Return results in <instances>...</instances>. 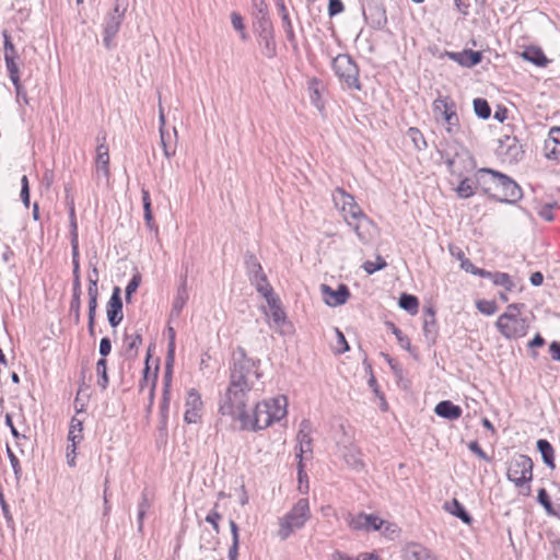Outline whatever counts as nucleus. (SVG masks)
I'll return each instance as SVG.
<instances>
[{"label":"nucleus","instance_id":"43","mask_svg":"<svg viewBox=\"0 0 560 560\" xmlns=\"http://www.w3.org/2000/svg\"><path fill=\"white\" fill-rule=\"evenodd\" d=\"M69 226H70V236H71V245L79 244V235H78V223L77 215L73 201L71 200L69 205Z\"/></svg>","mask_w":560,"mask_h":560},{"label":"nucleus","instance_id":"24","mask_svg":"<svg viewBox=\"0 0 560 560\" xmlns=\"http://www.w3.org/2000/svg\"><path fill=\"white\" fill-rule=\"evenodd\" d=\"M423 335L428 343L433 345L438 337V325L435 320V312L432 307L424 310Z\"/></svg>","mask_w":560,"mask_h":560},{"label":"nucleus","instance_id":"9","mask_svg":"<svg viewBox=\"0 0 560 560\" xmlns=\"http://www.w3.org/2000/svg\"><path fill=\"white\" fill-rule=\"evenodd\" d=\"M336 206H340L341 211L345 213V219L363 220L369 223L368 217L363 213L359 205L355 202L354 197L348 194L345 189L338 187L332 195Z\"/></svg>","mask_w":560,"mask_h":560},{"label":"nucleus","instance_id":"34","mask_svg":"<svg viewBox=\"0 0 560 560\" xmlns=\"http://www.w3.org/2000/svg\"><path fill=\"white\" fill-rule=\"evenodd\" d=\"M398 305L411 315L418 313L419 300L416 295L409 293H401L398 299Z\"/></svg>","mask_w":560,"mask_h":560},{"label":"nucleus","instance_id":"46","mask_svg":"<svg viewBox=\"0 0 560 560\" xmlns=\"http://www.w3.org/2000/svg\"><path fill=\"white\" fill-rule=\"evenodd\" d=\"M281 20H282L283 28H284V32L287 35V39L291 44L292 48L294 50H296L298 49V40H296L295 34H294L293 26H292L289 14H283Z\"/></svg>","mask_w":560,"mask_h":560},{"label":"nucleus","instance_id":"10","mask_svg":"<svg viewBox=\"0 0 560 560\" xmlns=\"http://www.w3.org/2000/svg\"><path fill=\"white\" fill-rule=\"evenodd\" d=\"M362 14L365 22L374 30H383L387 24L386 10L377 0H368L362 5Z\"/></svg>","mask_w":560,"mask_h":560},{"label":"nucleus","instance_id":"49","mask_svg":"<svg viewBox=\"0 0 560 560\" xmlns=\"http://www.w3.org/2000/svg\"><path fill=\"white\" fill-rule=\"evenodd\" d=\"M202 405L203 404H202L200 394L195 388H191L188 392V396H187V399H186V409L200 410L201 411Z\"/></svg>","mask_w":560,"mask_h":560},{"label":"nucleus","instance_id":"23","mask_svg":"<svg viewBox=\"0 0 560 560\" xmlns=\"http://www.w3.org/2000/svg\"><path fill=\"white\" fill-rule=\"evenodd\" d=\"M546 156L549 160H559L560 158V127H552L548 139L545 141Z\"/></svg>","mask_w":560,"mask_h":560},{"label":"nucleus","instance_id":"29","mask_svg":"<svg viewBox=\"0 0 560 560\" xmlns=\"http://www.w3.org/2000/svg\"><path fill=\"white\" fill-rule=\"evenodd\" d=\"M258 37V44L261 47V54L268 58L272 59L277 56V43L275 39V32L264 34Z\"/></svg>","mask_w":560,"mask_h":560},{"label":"nucleus","instance_id":"12","mask_svg":"<svg viewBox=\"0 0 560 560\" xmlns=\"http://www.w3.org/2000/svg\"><path fill=\"white\" fill-rule=\"evenodd\" d=\"M500 176V172L494 171L492 168L483 167L478 170L476 173V184L479 186L483 194L488 195L491 198L497 190L498 179Z\"/></svg>","mask_w":560,"mask_h":560},{"label":"nucleus","instance_id":"45","mask_svg":"<svg viewBox=\"0 0 560 560\" xmlns=\"http://www.w3.org/2000/svg\"><path fill=\"white\" fill-rule=\"evenodd\" d=\"M386 260L381 255H377L375 261L368 260L362 265V268L368 275H373L374 272L386 268Z\"/></svg>","mask_w":560,"mask_h":560},{"label":"nucleus","instance_id":"58","mask_svg":"<svg viewBox=\"0 0 560 560\" xmlns=\"http://www.w3.org/2000/svg\"><path fill=\"white\" fill-rule=\"evenodd\" d=\"M363 520H365V524H366L365 529L366 530H369V529L378 530V529H381L382 525L384 524V521L374 514H366V517H364Z\"/></svg>","mask_w":560,"mask_h":560},{"label":"nucleus","instance_id":"3","mask_svg":"<svg viewBox=\"0 0 560 560\" xmlns=\"http://www.w3.org/2000/svg\"><path fill=\"white\" fill-rule=\"evenodd\" d=\"M310 517L311 510L308 500L305 498L299 499L293 508L279 520L280 528L278 530V537L281 540H287L293 532L304 527Z\"/></svg>","mask_w":560,"mask_h":560},{"label":"nucleus","instance_id":"42","mask_svg":"<svg viewBox=\"0 0 560 560\" xmlns=\"http://www.w3.org/2000/svg\"><path fill=\"white\" fill-rule=\"evenodd\" d=\"M173 363H174V358H172V360H171L170 355H166L165 371H164V376H163V396L171 395Z\"/></svg>","mask_w":560,"mask_h":560},{"label":"nucleus","instance_id":"6","mask_svg":"<svg viewBox=\"0 0 560 560\" xmlns=\"http://www.w3.org/2000/svg\"><path fill=\"white\" fill-rule=\"evenodd\" d=\"M533 460L524 454H516L512 457L508 467V479L515 485L522 487L533 479Z\"/></svg>","mask_w":560,"mask_h":560},{"label":"nucleus","instance_id":"16","mask_svg":"<svg viewBox=\"0 0 560 560\" xmlns=\"http://www.w3.org/2000/svg\"><path fill=\"white\" fill-rule=\"evenodd\" d=\"M124 20L120 19V15L116 14L115 16L107 14L105 16L104 25H103V45L109 50L114 47V38L118 34L121 23Z\"/></svg>","mask_w":560,"mask_h":560},{"label":"nucleus","instance_id":"61","mask_svg":"<svg viewBox=\"0 0 560 560\" xmlns=\"http://www.w3.org/2000/svg\"><path fill=\"white\" fill-rule=\"evenodd\" d=\"M128 3L126 0H116V3L110 12L107 14L115 16L116 14L120 15V19H125V13L127 11Z\"/></svg>","mask_w":560,"mask_h":560},{"label":"nucleus","instance_id":"19","mask_svg":"<svg viewBox=\"0 0 560 560\" xmlns=\"http://www.w3.org/2000/svg\"><path fill=\"white\" fill-rule=\"evenodd\" d=\"M312 424L310 420L303 419L300 423V430L296 435L299 450L296 453L305 454L312 453Z\"/></svg>","mask_w":560,"mask_h":560},{"label":"nucleus","instance_id":"14","mask_svg":"<svg viewBox=\"0 0 560 560\" xmlns=\"http://www.w3.org/2000/svg\"><path fill=\"white\" fill-rule=\"evenodd\" d=\"M260 8L258 9V12L254 13V33L257 36L266 35L268 33H273L275 28L272 25V22L268 14L267 4L264 0H258Z\"/></svg>","mask_w":560,"mask_h":560},{"label":"nucleus","instance_id":"18","mask_svg":"<svg viewBox=\"0 0 560 560\" xmlns=\"http://www.w3.org/2000/svg\"><path fill=\"white\" fill-rule=\"evenodd\" d=\"M499 150L501 153H504L510 161H518L524 154L517 138L508 135L499 140Z\"/></svg>","mask_w":560,"mask_h":560},{"label":"nucleus","instance_id":"38","mask_svg":"<svg viewBox=\"0 0 560 560\" xmlns=\"http://www.w3.org/2000/svg\"><path fill=\"white\" fill-rule=\"evenodd\" d=\"M96 374H97V385L105 390L109 383V377L107 374V361L104 358H101L96 363Z\"/></svg>","mask_w":560,"mask_h":560},{"label":"nucleus","instance_id":"57","mask_svg":"<svg viewBox=\"0 0 560 560\" xmlns=\"http://www.w3.org/2000/svg\"><path fill=\"white\" fill-rule=\"evenodd\" d=\"M477 308L485 315H492L497 312V304L494 301L481 300L477 302Z\"/></svg>","mask_w":560,"mask_h":560},{"label":"nucleus","instance_id":"5","mask_svg":"<svg viewBox=\"0 0 560 560\" xmlns=\"http://www.w3.org/2000/svg\"><path fill=\"white\" fill-rule=\"evenodd\" d=\"M433 113L436 118L441 117L445 122V130L450 136L459 132V117L456 112V104L450 96H439L433 102Z\"/></svg>","mask_w":560,"mask_h":560},{"label":"nucleus","instance_id":"47","mask_svg":"<svg viewBox=\"0 0 560 560\" xmlns=\"http://www.w3.org/2000/svg\"><path fill=\"white\" fill-rule=\"evenodd\" d=\"M343 457L347 465L355 470H360L364 467V464L360 457V453L354 450H349L347 453H345Z\"/></svg>","mask_w":560,"mask_h":560},{"label":"nucleus","instance_id":"36","mask_svg":"<svg viewBox=\"0 0 560 560\" xmlns=\"http://www.w3.org/2000/svg\"><path fill=\"white\" fill-rule=\"evenodd\" d=\"M83 421L73 417L70 421L68 440L71 443H80L83 439Z\"/></svg>","mask_w":560,"mask_h":560},{"label":"nucleus","instance_id":"17","mask_svg":"<svg viewBox=\"0 0 560 560\" xmlns=\"http://www.w3.org/2000/svg\"><path fill=\"white\" fill-rule=\"evenodd\" d=\"M322 293L325 296L331 298L326 299V304L329 306L343 305L350 298V290L347 284L340 283L336 290L330 288L328 284H322Z\"/></svg>","mask_w":560,"mask_h":560},{"label":"nucleus","instance_id":"2","mask_svg":"<svg viewBox=\"0 0 560 560\" xmlns=\"http://www.w3.org/2000/svg\"><path fill=\"white\" fill-rule=\"evenodd\" d=\"M229 416L235 420H238L241 423V429L247 431L262 430L276 422L270 412V407L267 405L266 400L255 405L253 415L247 412L246 407H242L237 409V412Z\"/></svg>","mask_w":560,"mask_h":560},{"label":"nucleus","instance_id":"55","mask_svg":"<svg viewBox=\"0 0 560 560\" xmlns=\"http://www.w3.org/2000/svg\"><path fill=\"white\" fill-rule=\"evenodd\" d=\"M7 455L13 469L15 479L16 481H19L22 477V468L20 465V460L9 446H7Z\"/></svg>","mask_w":560,"mask_h":560},{"label":"nucleus","instance_id":"32","mask_svg":"<svg viewBox=\"0 0 560 560\" xmlns=\"http://www.w3.org/2000/svg\"><path fill=\"white\" fill-rule=\"evenodd\" d=\"M270 407V412L276 421H280L287 415V398L279 396L277 398L266 400Z\"/></svg>","mask_w":560,"mask_h":560},{"label":"nucleus","instance_id":"54","mask_svg":"<svg viewBox=\"0 0 560 560\" xmlns=\"http://www.w3.org/2000/svg\"><path fill=\"white\" fill-rule=\"evenodd\" d=\"M168 406H170V396H162V401L160 405V423L161 430H165L167 425V417H168Z\"/></svg>","mask_w":560,"mask_h":560},{"label":"nucleus","instance_id":"64","mask_svg":"<svg viewBox=\"0 0 560 560\" xmlns=\"http://www.w3.org/2000/svg\"><path fill=\"white\" fill-rule=\"evenodd\" d=\"M271 318L276 325L280 326L285 323L287 315L282 307H275L271 311Z\"/></svg>","mask_w":560,"mask_h":560},{"label":"nucleus","instance_id":"62","mask_svg":"<svg viewBox=\"0 0 560 560\" xmlns=\"http://www.w3.org/2000/svg\"><path fill=\"white\" fill-rule=\"evenodd\" d=\"M335 330H336L337 343H338V348L336 351L338 353H345V352L349 351L350 347L346 340L343 332L339 328H336Z\"/></svg>","mask_w":560,"mask_h":560},{"label":"nucleus","instance_id":"21","mask_svg":"<svg viewBox=\"0 0 560 560\" xmlns=\"http://www.w3.org/2000/svg\"><path fill=\"white\" fill-rule=\"evenodd\" d=\"M436 416L453 421L462 417L463 409L451 400H442L434 408Z\"/></svg>","mask_w":560,"mask_h":560},{"label":"nucleus","instance_id":"52","mask_svg":"<svg viewBox=\"0 0 560 560\" xmlns=\"http://www.w3.org/2000/svg\"><path fill=\"white\" fill-rule=\"evenodd\" d=\"M463 156H468L470 159L468 152L464 151L463 153H456L453 158H447L445 160V164L447 165V168L451 172V174L462 176L463 172L457 166V160Z\"/></svg>","mask_w":560,"mask_h":560},{"label":"nucleus","instance_id":"13","mask_svg":"<svg viewBox=\"0 0 560 560\" xmlns=\"http://www.w3.org/2000/svg\"><path fill=\"white\" fill-rule=\"evenodd\" d=\"M98 145L96 148L95 168L98 175H103L107 180L109 179V149L106 145V136L97 135L96 138Z\"/></svg>","mask_w":560,"mask_h":560},{"label":"nucleus","instance_id":"20","mask_svg":"<svg viewBox=\"0 0 560 560\" xmlns=\"http://www.w3.org/2000/svg\"><path fill=\"white\" fill-rule=\"evenodd\" d=\"M2 37H3V48H4V61L8 72L16 71L19 70V67L15 62V59L18 58V51L12 43L11 36L7 30L2 31Z\"/></svg>","mask_w":560,"mask_h":560},{"label":"nucleus","instance_id":"48","mask_svg":"<svg viewBox=\"0 0 560 560\" xmlns=\"http://www.w3.org/2000/svg\"><path fill=\"white\" fill-rule=\"evenodd\" d=\"M8 73H9L10 80L15 89L16 97L22 98L25 103H27L26 93H25L24 88L20 80V71L16 70V71L8 72Z\"/></svg>","mask_w":560,"mask_h":560},{"label":"nucleus","instance_id":"11","mask_svg":"<svg viewBox=\"0 0 560 560\" xmlns=\"http://www.w3.org/2000/svg\"><path fill=\"white\" fill-rule=\"evenodd\" d=\"M122 307L121 290L119 287H114L106 305L107 319L113 328H116L124 319Z\"/></svg>","mask_w":560,"mask_h":560},{"label":"nucleus","instance_id":"41","mask_svg":"<svg viewBox=\"0 0 560 560\" xmlns=\"http://www.w3.org/2000/svg\"><path fill=\"white\" fill-rule=\"evenodd\" d=\"M141 197H142V206H143V212H144V221L147 225L151 229L153 223V213L151 208V198L150 192L148 189L142 188L141 189Z\"/></svg>","mask_w":560,"mask_h":560},{"label":"nucleus","instance_id":"44","mask_svg":"<svg viewBox=\"0 0 560 560\" xmlns=\"http://www.w3.org/2000/svg\"><path fill=\"white\" fill-rule=\"evenodd\" d=\"M407 136L411 139L417 150H424L428 147L422 132L418 128L410 127Z\"/></svg>","mask_w":560,"mask_h":560},{"label":"nucleus","instance_id":"22","mask_svg":"<svg viewBox=\"0 0 560 560\" xmlns=\"http://www.w3.org/2000/svg\"><path fill=\"white\" fill-rule=\"evenodd\" d=\"M521 57L537 67L545 68L551 60L546 57L542 49L538 46H527L521 52Z\"/></svg>","mask_w":560,"mask_h":560},{"label":"nucleus","instance_id":"56","mask_svg":"<svg viewBox=\"0 0 560 560\" xmlns=\"http://www.w3.org/2000/svg\"><path fill=\"white\" fill-rule=\"evenodd\" d=\"M158 371H159V365L155 366V370H154L153 375H152L151 384H150L149 402H148V406H147V413L148 415L151 413L152 407H153V404H154V393H155V386H156V381H158Z\"/></svg>","mask_w":560,"mask_h":560},{"label":"nucleus","instance_id":"50","mask_svg":"<svg viewBox=\"0 0 560 560\" xmlns=\"http://www.w3.org/2000/svg\"><path fill=\"white\" fill-rule=\"evenodd\" d=\"M456 191L460 198L467 199L475 194L474 183L466 177L460 180Z\"/></svg>","mask_w":560,"mask_h":560},{"label":"nucleus","instance_id":"1","mask_svg":"<svg viewBox=\"0 0 560 560\" xmlns=\"http://www.w3.org/2000/svg\"><path fill=\"white\" fill-rule=\"evenodd\" d=\"M259 364L260 360L249 358L243 347L240 346L233 351L229 386L219 401V412L222 416L233 415L237 409L247 406L249 395L261 377Z\"/></svg>","mask_w":560,"mask_h":560},{"label":"nucleus","instance_id":"40","mask_svg":"<svg viewBox=\"0 0 560 560\" xmlns=\"http://www.w3.org/2000/svg\"><path fill=\"white\" fill-rule=\"evenodd\" d=\"M537 501L540 505L544 506L546 513L551 516L558 515V510H556L552 505L549 493L545 488H540L537 493Z\"/></svg>","mask_w":560,"mask_h":560},{"label":"nucleus","instance_id":"28","mask_svg":"<svg viewBox=\"0 0 560 560\" xmlns=\"http://www.w3.org/2000/svg\"><path fill=\"white\" fill-rule=\"evenodd\" d=\"M536 447H537V451L541 455V459H542L544 464L547 467L555 469V467H556V465H555V448L551 445V443L546 439H539L536 442Z\"/></svg>","mask_w":560,"mask_h":560},{"label":"nucleus","instance_id":"39","mask_svg":"<svg viewBox=\"0 0 560 560\" xmlns=\"http://www.w3.org/2000/svg\"><path fill=\"white\" fill-rule=\"evenodd\" d=\"M472 106L477 117L486 120L491 116V107L486 98H475L472 102Z\"/></svg>","mask_w":560,"mask_h":560},{"label":"nucleus","instance_id":"26","mask_svg":"<svg viewBox=\"0 0 560 560\" xmlns=\"http://www.w3.org/2000/svg\"><path fill=\"white\" fill-rule=\"evenodd\" d=\"M405 560H431L429 550L420 544L411 542L404 548Z\"/></svg>","mask_w":560,"mask_h":560},{"label":"nucleus","instance_id":"35","mask_svg":"<svg viewBox=\"0 0 560 560\" xmlns=\"http://www.w3.org/2000/svg\"><path fill=\"white\" fill-rule=\"evenodd\" d=\"M485 278L490 279L493 282V284H495V285L503 287L505 289V291H512L515 287L510 275H508L505 272L489 271V275L486 276Z\"/></svg>","mask_w":560,"mask_h":560},{"label":"nucleus","instance_id":"63","mask_svg":"<svg viewBox=\"0 0 560 560\" xmlns=\"http://www.w3.org/2000/svg\"><path fill=\"white\" fill-rule=\"evenodd\" d=\"M468 448L470 452H472L474 454H476L479 458L486 460V462H490V457L487 455V453L481 448V446L479 445V443L477 441H471L469 444H468Z\"/></svg>","mask_w":560,"mask_h":560},{"label":"nucleus","instance_id":"51","mask_svg":"<svg viewBox=\"0 0 560 560\" xmlns=\"http://www.w3.org/2000/svg\"><path fill=\"white\" fill-rule=\"evenodd\" d=\"M141 283V275L139 272H136L132 278L130 279L129 283L126 287L125 290V300L127 303L131 302L132 294L137 291Z\"/></svg>","mask_w":560,"mask_h":560},{"label":"nucleus","instance_id":"60","mask_svg":"<svg viewBox=\"0 0 560 560\" xmlns=\"http://www.w3.org/2000/svg\"><path fill=\"white\" fill-rule=\"evenodd\" d=\"M345 10V5L341 0H328V15L334 18Z\"/></svg>","mask_w":560,"mask_h":560},{"label":"nucleus","instance_id":"8","mask_svg":"<svg viewBox=\"0 0 560 560\" xmlns=\"http://www.w3.org/2000/svg\"><path fill=\"white\" fill-rule=\"evenodd\" d=\"M523 197L521 186L510 176L500 173L497 190L491 199L503 203H515Z\"/></svg>","mask_w":560,"mask_h":560},{"label":"nucleus","instance_id":"53","mask_svg":"<svg viewBox=\"0 0 560 560\" xmlns=\"http://www.w3.org/2000/svg\"><path fill=\"white\" fill-rule=\"evenodd\" d=\"M460 268L465 270L466 272H469L475 276H479L481 278H485L489 275V271L486 269H481L476 267L468 258L463 259V262L460 264Z\"/></svg>","mask_w":560,"mask_h":560},{"label":"nucleus","instance_id":"25","mask_svg":"<svg viewBox=\"0 0 560 560\" xmlns=\"http://www.w3.org/2000/svg\"><path fill=\"white\" fill-rule=\"evenodd\" d=\"M444 510L459 518L466 525H470L472 523V516L467 512L465 506L455 498L452 501L444 503Z\"/></svg>","mask_w":560,"mask_h":560},{"label":"nucleus","instance_id":"59","mask_svg":"<svg viewBox=\"0 0 560 560\" xmlns=\"http://www.w3.org/2000/svg\"><path fill=\"white\" fill-rule=\"evenodd\" d=\"M222 518V515L215 510H211L206 516V522L211 524L215 534L220 533L219 521Z\"/></svg>","mask_w":560,"mask_h":560},{"label":"nucleus","instance_id":"37","mask_svg":"<svg viewBox=\"0 0 560 560\" xmlns=\"http://www.w3.org/2000/svg\"><path fill=\"white\" fill-rule=\"evenodd\" d=\"M249 281L253 285H255L257 292L260 293L262 296H266L267 294L273 291L272 287L268 282L265 272L249 278Z\"/></svg>","mask_w":560,"mask_h":560},{"label":"nucleus","instance_id":"30","mask_svg":"<svg viewBox=\"0 0 560 560\" xmlns=\"http://www.w3.org/2000/svg\"><path fill=\"white\" fill-rule=\"evenodd\" d=\"M125 357L128 360H133L138 355V349L142 345V335L137 332L135 335H125Z\"/></svg>","mask_w":560,"mask_h":560},{"label":"nucleus","instance_id":"4","mask_svg":"<svg viewBox=\"0 0 560 560\" xmlns=\"http://www.w3.org/2000/svg\"><path fill=\"white\" fill-rule=\"evenodd\" d=\"M332 70L339 80L349 89L361 90L359 81V68L354 60L346 54H340L332 59Z\"/></svg>","mask_w":560,"mask_h":560},{"label":"nucleus","instance_id":"33","mask_svg":"<svg viewBox=\"0 0 560 560\" xmlns=\"http://www.w3.org/2000/svg\"><path fill=\"white\" fill-rule=\"evenodd\" d=\"M244 265L248 279L264 272L262 267L255 254L246 252L244 255Z\"/></svg>","mask_w":560,"mask_h":560},{"label":"nucleus","instance_id":"7","mask_svg":"<svg viewBox=\"0 0 560 560\" xmlns=\"http://www.w3.org/2000/svg\"><path fill=\"white\" fill-rule=\"evenodd\" d=\"M495 326L506 339H518L527 335L529 323L522 316L500 315Z\"/></svg>","mask_w":560,"mask_h":560},{"label":"nucleus","instance_id":"31","mask_svg":"<svg viewBox=\"0 0 560 560\" xmlns=\"http://www.w3.org/2000/svg\"><path fill=\"white\" fill-rule=\"evenodd\" d=\"M188 300V291H187V280L186 277L183 279L182 284L177 289V294L173 301L171 315L179 316L183 311L186 302Z\"/></svg>","mask_w":560,"mask_h":560},{"label":"nucleus","instance_id":"15","mask_svg":"<svg viewBox=\"0 0 560 560\" xmlns=\"http://www.w3.org/2000/svg\"><path fill=\"white\" fill-rule=\"evenodd\" d=\"M448 59L455 61L462 67L472 68L482 60V52L479 50L464 49L463 51H446Z\"/></svg>","mask_w":560,"mask_h":560},{"label":"nucleus","instance_id":"27","mask_svg":"<svg viewBox=\"0 0 560 560\" xmlns=\"http://www.w3.org/2000/svg\"><path fill=\"white\" fill-rule=\"evenodd\" d=\"M387 327L390 329V331L395 335L398 345L408 351L413 359L418 360L419 355L417 352V349L411 346L410 339L402 332L400 328H398L394 323L387 322Z\"/></svg>","mask_w":560,"mask_h":560}]
</instances>
